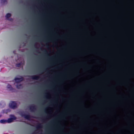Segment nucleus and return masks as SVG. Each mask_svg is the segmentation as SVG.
<instances>
[{"label": "nucleus", "mask_w": 134, "mask_h": 134, "mask_svg": "<svg viewBox=\"0 0 134 134\" xmlns=\"http://www.w3.org/2000/svg\"><path fill=\"white\" fill-rule=\"evenodd\" d=\"M9 106L10 108L15 109L17 107V104L15 102L11 101L9 104Z\"/></svg>", "instance_id": "1"}, {"label": "nucleus", "mask_w": 134, "mask_h": 134, "mask_svg": "<svg viewBox=\"0 0 134 134\" xmlns=\"http://www.w3.org/2000/svg\"><path fill=\"white\" fill-rule=\"evenodd\" d=\"M20 114L22 117H24L25 119L28 120H29L31 118L30 115H26L25 114L23 111L21 112L20 113Z\"/></svg>", "instance_id": "2"}, {"label": "nucleus", "mask_w": 134, "mask_h": 134, "mask_svg": "<svg viewBox=\"0 0 134 134\" xmlns=\"http://www.w3.org/2000/svg\"><path fill=\"white\" fill-rule=\"evenodd\" d=\"M65 116L63 115H60L59 116L55 118L54 120L55 121H58L64 120L65 119Z\"/></svg>", "instance_id": "3"}, {"label": "nucleus", "mask_w": 134, "mask_h": 134, "mask_svg": "<svg viewBox=\"0 0 134 134\" xmlns=\"http://www.w3.org/2000/svg\"><path fill=\"white\" fill-rule=\"evenodd\" d=\"M24 80V78L22 77L20 78L15 77L14 79V80L17 83L23 81Z\"/></svg>", "instance_id": "4"}, {"label": "nucleus", "mask_w": 134, "mask_h": 134, "mask_svg": "<svg viewBox=\"0 0 134 134\" xmlns=\"http://www.w3.org/2000/svg\"><path fill=\"white\" fill-rule=\"evenodd\" d=\"M29 109L31 111H34L36 110V106L34 105H32L29 107Z\"/></svg>", "instance_id": "5"}, {"label": "nucleus", "mask_w": 134, "mask_h": 134, "mask_svg": "<svg viewBox=\"0 0 134 134\" xmlns=\"http://www.w3.org/2000/svg\"><path fill=\"white\" fill-rule=\"evenodd\" d=\"M16 118L15 116H14L13 118H10L7 120V123H10L13 122L14 120Z\"/></svg>", "instance_id": "6"}, {"label": "nucleus", "mask_w": 134, "mask_h": 134, "mask_svg": "<svg viewBox=\"0 0 134 134\" xmlns=\"http://www.w3.org/2000/svg\"><path fill=\"white\" fill-rule=\"evenodd\" d=\"M31 79L33 80H37L39 78V77L38 76L33 75L31 76Z\"/></svg>", "instance_id": "7"}, {"label": "nucleus", "mask_w": 134, "mask_h": 134, "mask_svg": "<svg viewBox=\"0 0 134 134\" xmlns=\"http://www.w3.org/2000/svg\"><path fill=\"white\" fill-rule=\"evenodd\" d=\"M2 123H7V120L2 119L0 121Z\"/></svg>", "instance_id": "8"}, {"label": "nucleus", "mask_w": 134, "mask_h": 134, "mask_svg": "<svg viewBox=\"0 0 134 134\" xmlns=\"http://www.w3.org/2000/svg\"><path fill=\"white\" fill-rule=\"evenodd\" d=\"M16 88L18 89H20L22 87V85L21 84L17 85L16 86Z\"/></svg>", "instance_id": "9"}, {"label": "nucleus", "mask_w": 134, "mask_h": 134, "mask_svg": "<svg viewBox=\"0 0 134 134\" xmlns=\"http://www.w3.org/2000/svg\"><path fill=\"white\" fill-rule=\"evenodd\" d=\"M7 88L9 89L10 90H11L12 89V87L9 84H8L7 86Z\"/></svg>", "instance_id": "10"}, {"label": "nucleus", "mask_w": 134, "mask_h": 134, "mask_svg": "<svg viewBox=\"0 0 134 134\" xmlns=\"http://www.w3.org/2000/svg\"><path fill=\"white\" fill-rule=\"evenodd\" d=\"M7 0H1V2L2 3L4 4L5 3H7Z\"/></svg>", "instance_id": "11"}, {"label": "nucleus", "mask_w": 134, "mask_h": 134, "mask_svg": "<svg viewBox=\"0 0 134 134\" xmlns=\"http://www.w3.org/2000/svg\"><path fill=\"white\" fill-rule=\"evenodd\" d=\"M11 16V14L9 13L7 14L5 16V17L7 18H8Z\"/></svg>", "instance_id": "12"}, {"label": "nucleus", "mask_w": 134, "mask_h": 134, "mask_svg": "<svg viewBox=\"0 0 134 134\" xmlns=\"http://www.w3.org/2000/svg\"><path fill=\"white\" fill-rule=\"evenodd\" d=\"M21 63H19L16 64V66L17 67H19L21 66Z\"/></svg>", "instance_id": "13"}, {"label": "nucleus", "mask_w": 134, "mask_h": 134, "mask_svg": "<svg viewBox=\"0 0 134 134\" xmlns=\"http://www.w3.org/2000/svg\"><path fill=\"white\" fill-rule=\"evenodd\" d=\"M48 41H52V39H48Z\"/></svg>", "instance_id": "14"}, {"label": "nucleus", "mask_w": 134, "mask_h": 134, "mask_svg": "<svg viewBox=\"0 0 134 134\" xmlns=\"http://www.w3.org/2000/svg\"><path fill=\"white\" fill-rule=\"evenodd\" d=\"M36 133H37L35 132H34L32 133V134H36Z\"/></svg>", "instance_id": "15"}, {"label": "nucleus", "mask_w": 134, "mask_h": 134, "mask_svg": "<svg viewBox=\"0 0 134 134\" xmlns=\"http://www.w3.org/2000/svg\"><path fill=\"white\" fill-rule=\"evenodd\" d=\"M44 52H45L47 54V52L46 50L44 51Z\"/></svg>", "instance_id": "16"}, {"label": "nucleus", "mask_w": 134, "mask_h": 134, "mask_svg": "<svg viewBox=\"0 0 134 134\" xmlns=\"http://www.w3.org/2000/svg\"><path fill=\"white\" fill-rule=\"evenodd\" d=\"M41 119H46V118H45V117H44V118H43V117H42Z\"/></svg>", "instance_id": "17"}, {"label": "nucleus", "mask_w": 134, "mask_h": 134, "mask_svg": "<svg viewBox=\"0 0 134 134\" xmlns=\"http://www.w3.org/2000/svg\"><path fill=\"white\" fill-rule=\"evenodd\" d=\"M30 126H34L33 125H30Z\"/></svg>", "instance_id": "18"}, {"label": "nucleus", "mask_w": 134, "mask_h": 134, "mask_svg": "<svg viewBox=\"0 0 134 134\" xmlns=\"http://www.w3.org/2000/svg\"><path fill=\"white\" fill-rule=\"evenodd\" d=\"M47 47H48L49 46L48 45H47Z\"/></svg>", "instance_id": "19"}, {"label": "nucleus", "mask_w": 134, "mask_h": 134, "mask_svg": "<svg viewBox=\"0 0 134 134\" xmlns=\"http://www.w3.org/2000/svg\"><path fill=\"white\" fill-rule=\"evenodd\" d=\"M47 70H44V71H47Z\"/></svg>", "instance_id": "20"}, {"label": "nucleus", "mask_w": 134, "mask_h": 134, "mask_svg": "<svg viewBox=\"0 0 134 134\" xmlns=\"http://www.w3.org/2000/svg\"><path fill=\"white\" fill-rule=\"evenodd\" d=\"M13 53H14V51L13 52Z\"/></svg>", "instance_id": "21"}, {"label": "nucleus", "mask_w": 134, "mask_h": 134, "mask_svg": "<svg viewBox=\"0 0 134 134\" xmlns=\"http://www.w3.org/2000/svg\"><path fill=\"white\" fill-rule=\"evenodd\" d=\"M48 56H49V55H48Z\"/></svg>", "instance_id": "22"}, {"label": "nucleus", "mask_w": 134, "mask_h": 134, "mask_svg": "<svg viewBox=\"0 0 134 134\" xmlns=\"http://www.w3.org/2000/svg\"><path fill=\"white\" fill-rule=\"evenodd\" d=\"M1 116L0 115V117H1Z\"/></svg>", "instance_id": "23"}]
</instances>
